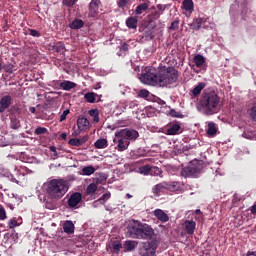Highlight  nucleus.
Wrapping results in <instances>:
<instances>
[{
    "mask_svg": "<svg viewBox=\"0 0 256 256\" xmlns=\"http://www.w3.org/2000/svg\"><path fill=\"white\" fill-rule=\"evenodd\" d=\"M183 8L186 12L193 13L194 11V2L193 0H183Z\"/></svg>",
    "mask_w": 256,
    "mask_h": 256,
    "instance_id": "23",
    "label": "nucleus"
},
{
    "mask_svg": "<svg viewBox=\"0 0 256 256\" xmlns=\"http://www.w3.org/2000/svg\"><path fill=\"white\" fill-rule=\"evenodd\" d=\"M152 16L155 20H157L160 17V14L157 11H155L152 13Z\"/></svg>",
    "mask_w": 256,
    "mask_h": 256,
    "instance_id": "57",
    "label": "nucleus"
},
{
    "mask_svg": "<svg viewBox=\"0 0 256 256\" xmlns=\"http://www.w3.org/2000/svg\"><path fill=\"white\" fill-rule=\"evenodd\" d=\"M98 189V186L96 183H90L86 188V194L87 195H93L96 193Z\"/></svg>",
    "mask_w": 256,
    "mask_h": 256,
    "instance_id": "32",
    "label": "nucleus"
},
{
    "mask_svg": "<svg viewBox=\"0 0 256 256\" xmlns=\"http://www.w3.org/2000/svg\"><path fill=\"white\" fill-rule=\"evenodd\" d=\"M69 145L75 146V147H80L81 145H83L78 138H71L69 140Z\"/></svg>",
    "mask_w": 256,
    "mask_h": 256,
    "instance_id": "43",
    "label": "nucleus"
},
{
    "mask_svg": "<svg viewBox=\"0 0 256 256\" xmlns=\"http://www.w3.org/2000/svg\"><path fill=\"white\" fill-rule=\"evenodd\" d=\"M84 27V21L80 19L73 20L72 23L69 24L70 29L78 30Z\"/></svg>",
    "mask_w": 256,
    "mask_h": 256,
    "instance_id": "22",
    "label": "nucleus"
},
{
    "mask_svg": "<svg viewBox=\"0 0 256 256\" xmlns=\"http://www.w3.org/2000/svg\"><path fill=\"white\" fill-rule=\"evenodd\" d=\"M95 149H105L108 147V140L105 138H100L97 140V142H94Z\"/></svg>",
    "mask_w": 256,
    "mask_h": 256,
    "instance_id": "21",
    "label": "nucleus"
},
{
    "mask_svg": "<svg viewBox=\"0 0 256 256\" xmlns=\"http://www.w3.org/2000/svg\"><path fill=\"white\" fill-rule=\"evenodd\" d=\"M250 117L252 121L256 122V102L253 103L250 109Z\"/></svg>",
    "mask_w": 256,
    "mask_h": 256,
    "instance_id": "40",
    "label": "nucleus"
},
{
    "mask_svg": "<svg viewBox=\"0 0 256 256\" xmlns=\"http://www.w3.org/2000/svg\"><path fill=\"white\" fill-rule=\"evenodd\" d=\"M78 140L80 141V143L82 145H84L87 141H89V136L85 135V136H83L81 138H78Z\"/></svg>",
    "mask_w": 256,
    "mask_h": 256,
    "instance_id": "55",
    "label": "nucleus"
},
{
    "mask_svg": "<svg viewBox=\"0 0 256 256\" xmlns=\"http://www.w3.org/2000/svg\"><path fill=\"white\" fill-rule=\"evenodd\" d=\"M178 81V70L174 67H168L159 71V86L171 88Z\"/></svg>",
    "mask_w": 256,
    "mask_h": 256,
    "instance_id": "5",
    "label": "nucleus"
},
{
    "mask_svg": "<svg viewBox=\"0 0 256 256\" xmlns=\"http://www.w3.org/2000/svg\"><path fill=\"white\" fill-rule=\"evenodd\" d=\"M153 215L162 223L169 222V215L162 209H155Z\"/></svg>",
    "mask_w": 256,
    "mask_h": 256,
    "instance_id": "14",
    "label": "nucleus"
},
{
    "mask_svg": "<svg viewBox=\"0 0 256 256\" xmlns=\"http://www.w3.org/2000/svg\"><path fill=\"white\" fill-rule=\"evenodd\" d=\"M121 248H122V244L120 242H114L112 244V249H113V252L115 253H119Z\"/></svg>",
    "mask_w": 256,
    "mask_h": 256,
    "instance_id": "44",
    "label": "nucleus"
},
{
    "mask_svg": "<svg viewBox=\"0 0 256 256\" xmlns=\"http://www.w3.org/2000/svg\"><path fill=\"white\" fill-rule=\"evenodd\" d=\"M99 5H101V0H92L91 3H89V17H97L99 13Z\"/></svg>",
    "mask_w": 256,
    "mask_h": 256,
    "instance_id": "11",
    "label": "nucleus"
},
{
    "mask_svg": "<svg viewBox=\"0 0 256 256\" xmlns=\"http://www.w3.org/2000/svg\"><path fill=\"white\" fill-rule=\"evenodd\" d=\"M129 49V45L127 43L120 44V51L127 52Z\"/></svg>",
    "mask_w": 256,
    "mask_h": 256,
    "instance_id": "51",
    "label": "nucleus"
},
{
    "mask_svg": "<svg viewBox=\"0 0 256 256\" xmlns=\"http://www.w3.org/2000/svg\"><path fill=\"white\" fill-rule=\"evenodd\" d=\"M150 172H151V167L148 166V165H144L141 168V173L144 174V175H148V174H150Z\"/></svg>",
    "mask_w": 256,
    "mask_h": 256,
    "instance_id": "46",
    "label": "nucleus"
},
{
    "mask_svg": "<svg viewBox=\"0 0 256 256\" xmlns=\"http://www.w3.org/2000/svg\"><path fill=\"white\" fill-rule=\"evenodd\" d=\"M205 62H206V59L202 55L197 54L194 57V63L197 68H202V66H203V64H205Z\"/></svg>",
    "mask_w": 256,
    "mask_h": 256,
    "instance_id": "27",
    "label": "nucleus"
},
{
    "mask_svg": "<svg viewBox=\"0 0 256 256\" xmlns=\"http://www.w3.org/2000/svg\"><path fill=\"white\" fill-rule=\"evenodd\" d=\"M20 128V120L14 116L10 118V129L18 130Z\"/></svg>",
    "mask_w": 256,
    "mask_h": 256,
    "instance_id": "28",
    "label": "nucleus"
},
{
    "mask_svg": "<svg viewBox=\"0 0 256 256\" xmlns=\"http://www.w3.org/2000/svg\"><path fill=\"white\" fill-rule=\"evenodd\" d=\"M111 197L110 193H104L103 196H101L97 201L94 202V205L100 203L101 205H104L105 201H108Z\"/></svg>",
    "mask_w": 256,
    "mask_h": 256,
    "instance_id": "34",
    "label": "nucleus"
},
{
    "mask_svg": "<svg viewBox=\"0 0 256 256\" xmlns=\"http://www.w3.org/2000/svg\"><path fill=\"white\" fill-rule=\"evenodd\" d=\"M133 196L131 194H126V198L131 199Z\"/></svg>",
    "mask_w": 256,
    "mask_h": 256,
    "instance_id": "63",
    "label": "nucleus"
},
{
    "mask_svg": "<svg viewBox=\"0 0 256 256\" xmlns=\"http://www.w3.org/2000/svg\"><path fill=\"white\" fill-rule=\"evenodd\" d=\"M3 70L8 74H13V72L16 71V68L11 63H8L6 65H3Z\"/></svg>",
    "mask_w": 256,
    "mask_h": 256,
    "instance_id": "35",
    "label": "nucleus"
},
{
    "mask_svg": "<svg viewBox=\"0 0 256 256\" xmlns=\"http://www.w3.org/2000/svg\"><path fill=\"white\" fill-rule=\"evenodd\" d=\"M60 87L63 90L69 91V90L74 89L75 87H77V84H75L72 81H64V82H61Z\"/></svg>",
    "mask_w": 256,
    "mask_h": 256,
    "instance_id": "26",
    "label": "nucleus"
},
{
    "mask_svg": "<svg viewBox=\"0 0 256 256\" xmlns=\"http://www.w3.org/2000/svg\"><path fill=\"white\" fill-rule=\"evenodd\" d=\"M148 10V4L143 3V4H138L135 10L136 15H141L142 13H145Z\"/></svg>",
    "mask_w": 256,
    "mask_h": 256,
    "instance_id": "29",
    "label": "nucleus"
},
{
    "mask_svg": "<svg viewBox=\"0 0 256 256\" xmlns=\"http://www.w3.org/2000/svg\"><path fill=\"white\" fill-rule=\"evenodd\" d=\"M50 151H51V152H54V154H52V159H53V160H55L57 157H59L58 154H57V151H56V147H55V146H51V147H50Z\"/></svg>",
    "mask_w": 256,
    "mask_h": 256,
    "instance_id": "50",
    "label": "nucleus"
},
{
    "mask_svg": "<svg viewBox=\"0 0 256 256\" xmlns=\"http://www.w3.org/2000/svg\"><path fill=\"white\" fill-rule=\"evenodd\" d=\"M47 133H48L47 128L42 127V126H38L36 128V130H34V134H36V135H44V134H47Z\"/></svg>",
    "mask_w": 256,
    "mask_h": 256,
    "instance_id": "39",
    "label": "nucleus"
},
{
    "mask_svg": "<svg viewBox=\"0 0 256 256\" xmlns=\"http://www.w3.org/2000/svg\"><path fill=\"white\" fill-rule=\"evenodd\" d=\"M30 32V35L34 38H40L41 33L38 30L30 29L28 30Z\"/></svg>",
    "mask_w": 256,
    "mask_h": 256,
    "instance_id": "47",
    "label": "nucleus"
},
{
    "mask_svg": "<svg viewBox=\"0 0 256 256\" xmlns=\"http://www.w3.org/2000/svg\"><path fill=\"white\" fill-rule=\"evenodd\" d=\"M247 256H256V253L255 252L248 253Z\"/></svg>",
    "mask_w": 256,
    "mask_h": 256,
    "instance_id": "61",
    "label": "nucleus"
},
{
    "mask_svg": "<svg viewBox=\"0 0 256 256\" xmlns=\"http://www.w3.org/2000/svg\"><path fill=\"white\" fill-rule=\"evenodd\" d=\"M90 122L86 117H79L77 119V128L79 131H86L89 128Z\"/></svg>",
    "mask_w": 256,
    "mask_h": 256,
    "instance_id": "15",
    "label": "nucleus"
},
{
    "mask_svg": "<svg viewBox=\"0 0 256 256\" xmlns=\"http://www.w3.org/2000/svg\"><path fill=\"white\" fill-rule=\"evenodd\" d=\"M125 25H126V27H128V29H137L138 28V18L133 17V16L129 17L128 19H126Z\"/></svg>",
    "mask_w": 256,
    "mask_h": 256,
    "instance_id": "19",
    "label": "nucleus"
},
{
    "mask_svg": "<svg viewBox=\"0 0 256 256\" xmlns=\"http://www.w3.org/2000/svg\"><path fill=\"white\" fill-rule=\"evenodd\" d=\"M78 0H62V4L68 8H73L75 3H77Z\"/></svg>",
    "mask_w": 256,
    "mask_h": 256,
    "instance_id": "42",
    "label": "nucleus"
},
{
    "mask_svg": "<svg viewBox=\"0 0 256 256\" xmlns=\"http://www.w3.org/2000/svg\"><path fill=\"white\" fill-rule=\"evenodd\" d=\"M75 231V226L71 220H67L63 224V232L67 233V235H73Z\"/></svg>",
    "mask_w": 256,
    "mask_h": 256,
    "instance_id": "17",
    "label": "nucleus"
},
{
    "mask_svg": "<svg viewBox=\"0 0 256 256\" xmlns=\"http://www.w3.org/2000/svg\"><path fill=\"white\" fill-rule=\"evenodd\" d=\"M170 115H171V117H174V118H179V119L183 118V114L181 112H176L175 109H172L170 111Z\"/></svg>",
    "mask_w": 256,
    "mask_h": 256,
    "instance_id": "45",
    "label": "nucleus"
},
{
    "mask_svg": "<svg viewBox=\"0 0 256 256\" xmlns=\"http://www.w3.org/2000/svg\"><path fill=\"white\" fill-rule=\"evenodd\" d=\"M82 200V195L79 192H76L72 195H70L67 205L69 208H77Z\"/></svg>",
    "mask_w": 256,
    "mask_h": 256,
    "instance_id": "10",
    "label": "nucleus"
},
{
    "mask_svg": "<svg viewBox=\"0 0 256 256\" xmlns=\"http://www.w3.org/2000/svg\"><path fill=\"white\" fill-rule=\"evenodd\" d=\"M88 115L93 117L94 123H98L99 122V112H98V109L89 110L88 111Z\"/></svg>",
    "mask_w": 256,
    "mask_h": 256,
    "instance_id": "33",
    "label": "nucleus"
},
{
    "mask_svg": "<svg viewBox=\"0 0 256 256\" xmlns=\"http://www.w3.org/2000/svg\"><path fill=\"white\" fill-rule=\"evenodd\" d=\"M4 69V65L0 63V73Z\"/></svg>",
    "mask_w": 256,
    "mask_h": 256,
    "instance_id": "64",
    "label": "nucleus"
},
{
    "mask_svg": "<svg viewBox=\"0 0 256 256\" xmlns=\"http://www.w3.org/2000/svg\"><path fill=\"white\" fill-rule=\"evenodd\" d=\"M177 29H179V19L178 18L173 20V22L171 23V26L168 27V30H170V31H176Z\"/></svg>",
    "mask_w": 256,
    "mask_h": 256,
    "instance_id": "41",
    "label": "nucleus"
},
{
    "mask_svg": "<svg viewBox=\"0 0 256 256\" xmlns=\"http://www.w3.org/2000/svg\"><path fill=\"white\" fill-rule=\"evenodd\" d=\"M138 247V242L134 240H126L123 244L125 252H132Z\"/></svg>",
    "mask_w": 256,
    "mask_h": 256,
    "instance_id": "16",
    "label": "nucleus"
},
{
    "mask_svg": "<svg viewBox=\"0 0 256 256\" xmlns=\"http://www.w3.org/2000/svg\"><path fill=\"white\" fill-rule=\"evenodd\" d=\"M78 135H79V132H77V131L73 132L74 137H77Z\"/></svg>",
    "mask_w": 256,
    "mask_h": 256,
    "instance_id": "62",
    "label": "nucleus"
},
{
    "mask_svg": "<svg viewBox=\"0 0 256 256\" xmlns=\"http://www.w3.org/2000/svg\"><path fill=\"white\" fill-rule=\"evenodd\" d=\"M250 212L254 217H256V203L251 206Z\"/></svg>",
    "mask_w": 256,
    "mask_h": 256,
    "instance_id": "56",
    "label": "nucleus"
},
{
    "mask_svg": "<svg viewBox=\"0 0 256 256\" xmlns=\"http://www.w3.org/2000/svg\"><path fill=\"white\" fill-rule=\"evenodd\" d=\"M195 214H196V215H201V216H202V212H201V210H200V209H196V210H195Z\"/></svg>",
    "mask_w": 256,
    "mask_h": 256,
    "instance_id": "59",
    "label": "nucleus"
},
{
    "mask_svg": "<svg viewBox=\"0 0 256 256\" xmlns=\"http://www.w3.org/2000/svg\"><path fill=\"white\" fill-rule=\"evenodd\" d=\"M97 94L95 92H88L85 94V99L87 103L93 104L96 102Z\"/></svg>",
    "mask_w": 256,
    "mask_h": 256,
    "instance_id": "31",
    "label": "nucleus"
},
{
    "mask_svg": "<svg viewBox=\"0 0 256 256\" xmlns=\"http://www.w3.org/2000/svg\"><path fill=\"white\" fill-rule=\"evenodd\" d=\"M202 23H203V19L197 18L196 20H194L192 27H194V30L199 31L201 29Z\"/></svg>",
    "mask_w": 256,
    "mask_h": 256,
    "instance_id": "37",
    "label": "nucleus"
},
{
    "mask_svg": "<svg viewBox=\"0 0 256 256\" xmlns=\"http://www.w3.org/2000/svg\"><path fill=\"white\" fill-rule=\"evenodd\" d=\"M95 172L96 168L92 165H89L81 169L80 176H92L93 174H95Z\"/></svg>",
    "mask_w": 256,
    "mask_h": 256,
    "instance_id": "20",
    "label": "nucleus"
},
{
    "mask_svg": "<svg viewBox=\"0 0 256 256\" xmlns=\"http://www.w3.org/2000/svg\"><path fill=\"white\" fill-rule=\"evenodd\" d=\"M199 108L203 115L212 116L220 110V97L215 91H204L201 100H199Z\"/></svg>",
    "mask_w": 256,
    "mask_h": 256,
    "instance_id": "1",
    "label": "nucleus"
},
{
    "mask_svg": "<svg viewBox=\"0 0 256 256\" xmlns=\"http://www.w3.org/2000/svg\"><path fill=\"white\" fill-rule=\"evenodd\" d=\"M205 87H206L205 83H202V82L198 83V85L195 86V88L192 89V91H191L192 96H194V97L199 96L201 94V91L203 89H205Z\"/></svg>",
    "mask_w": 256,
    "mask_h": 256,
    "instance_id": "24",
    "label": "nucleus"
},
{
    "mask_svg": "<svg viewBox=\"0 0 256 256\" xmlns=\"http://www.w3.org/2000/svg\"><path fill=\"white\" fill-rule=\"evenodd\" d=\"M30 112H31L32 114H35V113H36V108H35V107H30Z\"/></svg>",
    "mask_w": 256,
    "mask_h": 256,
    "instance_id": "60",
    "label": "nucleus"
},
{
    "mask_svg": "<svg viewBox=\"0 0 256 256\" xmlns=\"http://www.w3.org/2000/svg\"><path fill=\"white\" fill-rule=\"evenodd\" d=\"M60 138L65 141L67 139V133H62Z\"/></svg>",
    "mask_w": 256,
    "mask_h": 256,
    "instance_id": "58",
    "label": "nucleus"
},
{
    "mask_svg": "<svg viewBox=\"0 0 256 256\" xmlns=\"http://www.w3.org/2000/svg\"><path fill=\"white\" fill-rule=\"evenodd\" d=\"M142 82L146 85H159V73L155 68H150L142 77Z\"/></svg>",
    "mask_w": 256,
    "mask_h": 256,
    "instance_id": "8",
    "label": "nucleus"
},
{
    "mask_svg": "<svg viewBox=\"0 0 256 256\" xmlns=\"http://www.w3.org/2000/svg\"><path fill=\"white\" fill-rule=\"evenodd\" d=\"M6 219V211L5 208H0V220Z\"/></svg>",
    "mask_w": 256,
    "mask_h": 256,
    "instance_id": "53",
    "label": "nucleus"
},
{
    "mask_svg": "<svg viewBox=\"0 0 256 256\" xmlns=\"http://www.w3.org/2000/svg\"><path fill=\"white\" fill-rule=\"evenodd\" d=\"M150 96V91H147L146 89H142L138 91L137 97L141 99H147Z\"/></svg>",
    "mask_w": 256,
    "mask_h": 256,
    "instance_id": "36",
    "label": "nucleus"
},
{
    "mask_svg": "<svg viewBox=\"0 0 256 256\" xmlns=\"http://www.w3.org/2000/svg\"><path fill=\"white\" fill-rule=\"evenodd\" d=\"M128 233L131 238L138 240H148L154 235V230L149 224H142L137 221L134 224H130L128 227Z\"/></svg>",
    "mask_w": 256,
    "mask_h": 256,
    "instance_id": "3",
    "label": "nucleus"
},
{
    "mask_svg": "<svg viewBox=\"0 0 256 256\" xmlns=\"http://www.w3.org/2000/svg\"><path fill=\"white\" fill-rule=\"evenodd\" d=\"M183 229L186 234L193 236L196 230V222L194 220H185L183 223Z\"/></svg>",
    "mask_w": 256,
    "mask_h": 256,
    "instance_id": "12",
    "label": "nucleus"
},
{
    "mask_svg": "<svg viewBox=\"0 0 256 256\" xmlns=\"http://www.w3.org/2000/svg\"><path fill=\"white\" fill-rule=\"evenodd\" d=\"M68 182L63 179H52L48 185V195L52 199L59 200L65 196L68 191Z\"/></svg>",
    "mask_w": 256,
    "mask_h": 256,
    "instance_id": "4",
    "label": "nucleus"
},
{
    "mask_svg": "<svg viewBox=\"0 0 256 256\" xmlns=\"http://www.w3.org/2000/svg\"><path fill=\"white\" fill-rule=\"evenodd\" d=\"M12 103H13V100L10 95L2 96L0 100V113L3 114L5 110L10 108Z\"/></svg>",
    "mask_w": 256,
    "mask_h": 256,
    "instance_id": "13",
    "label": "nucleus"
},
{
    "mask_svg": "<svg viewBox=\"0 0 256 256\" xmlns=\"http://www.w3.org/2000/svg\"><path fill=\"white\" fill-rule=\"evenodd\" d=\"M128 3H129V0H118L117 5H118V8H125Z\"/></svg>",
    "mask_w": 256,
    "mask_h": 256,
    "instance_id": "48",
    "label": "nucleus"
},
{
    "mask_svg": "<svg viewBox=\"0 0 256 256\" xmlns=\"http://www.w3.org/2000/svg\"><path fill=\"white\" fill-rule=\"evenodd\" d=\"M70 113V111L67 109V110H64V112L61 114L60 116V122H63L67 119V115Z\"/></svg>",
    "mask_w": 256,
    "mask_h": 256,
    "instance_id": "49",
    "label": "nucleus"
},
{
    "mask_svg": "<svg viewBox=\"0 0 256 256\" xmlns=\"http://www.w3.org/2000/svg\"><path fill=\"white\" fill-rule=\"evenodd\" d=\"M217 126H215V123L214 122H209L208 123V130H207V134L209 136H214L217 134Z\"/></svg>",
    "mask_w": 256,
    "mask_h": 256,
    "instance_id": "30",
    "label": "nucleus"
},
{
    "mask_svg": "<svg viewBox=\"0 0 256 256\" xmlns=\"http://www.w3.org/2000/svg\"><path fill=\"white\" fill-rule=\"evenodd\" d=\"M158 247L159 243L157 240L143 242L140 244V247H138V254H140V256H154L156 255Z\"/></svg>",
    "mask_w": 256,
    "mask_h": 256,
    "instance_id": "6",
    "label": "nucleus"
},
{
    "mask_svg": "<svg viewBox=\"0 0 256 256\" xmlns=\"http://www.w3.org/2000/svg\"><path fill=\"white\" fill-rule=\"evenodd\" d=\"M167 185H166V181L162 182V183H158L156 184L153 188H152V192L155 196H160V193H162L164 190H167Z\"/></svg>",
    "mask_w": 256,
    "mask_h": 256,
    "instance_id": "18",
    "label": "nucleus"
},
{
    "mask_svg": "<svg viewBox=\"0 0 256 256\" xmlns=\"http://www.w3.org/2000/svg\"><path fill=\"white\" fill-rule=\"evenodd\" d=\"M8 226L10 229H13L14 227H17V221L15 219H11L8 223Z\"/></svg>",
    "mask_w": 256,
    "mask_h": 256,
    "instance_id": "52",
    "label": "nucleus"
},
{
    "mask_svg": "<svg viewBox=\"0 0 256 256\" xmlns=\"http://www.w3.org/2000/svg\"><path fill=\"white\" fill-rule=\"evenodd\" d=\"M54 49L56 53L62 54L65 52V45L62 44L61 42H58L55 46Z\"/></svg>",
    "mask_w": 256,
    "mask_h": 256,
    "instance_id": "38",
    "label": "nucleus"
},
{
    "mask_svg": "<svg viewBox=\"0 0 256 256\" xmlns=\"http://www.w3.org/2000/svg\"><path fill=\"white\" fill-rule=\"evenodd\" d=\"M167 185V191H178L181 188V185L179 182H166Z\"/></svg>",
    "mask_w": 256,
    "mask_h": 256,
    "instance_id": "25",
    "label": "nucleus"
},
{
    "mask_svg": "<svg viewBox=\"0 0 256 256\" xmlns=\"http://www.w3.org/2000/svg\"><path fill=\"white\" fill-rule=\"evenodd\" d=\"M166 8H168V5L167 4H158L156 5V9H158L159 11H165Z\"/></svg>",
    "mask_w": 256,
    "mask_h": 256,
    "instance_id": "54",
    "label": "nucleus"
},
{
    "mask_svg": "<svg viewBox=\"0 0 256 256\" xmlns=\"http://www.w3.org/2000/svg\"><path fill=\"white\" fill-rule=\"evenodd\" d=\"M182 132L181 122L178 121L170 122L164 128V134L169 136L180 135Z\"/></svg>",
    "mask_w": 256,
    "mask_h": 256,
    "instance_id": "9",
    "label": "nucleus"
},
{
    "mask_svg": "<svg viewBox=\"0 0 256 256\" xmlns=\"http://www.w3.org/2000/svg\"><path fill=\"white\" fill-rule=\"evenodd\" d=\"M202 171L200 162H190L189 165L182 169L181 176L188 178L198 175Z\"/></svg>",
    "mask_w": 256,
    "mask_h": 256,
    "instance_id": "7",
    "label": "nucleus"
},
{
    "mask_svg": "<svg viewBox=\"0 0 256 256\" xmlns=\"http://www.w3.org/2000/svg\"><path fill=\"white\" fill-rule=\"evenodd\" d=\"M117 141L116 150L119 152L126 151L131 144L130 141H135L139 138V132L134 129H122L115 134Z\"/></svg>",
    "mask_w": 256,
    "mask_h": 256,
    "instance_id": "2",
    "label": "nucleus"
}]
</instances>
